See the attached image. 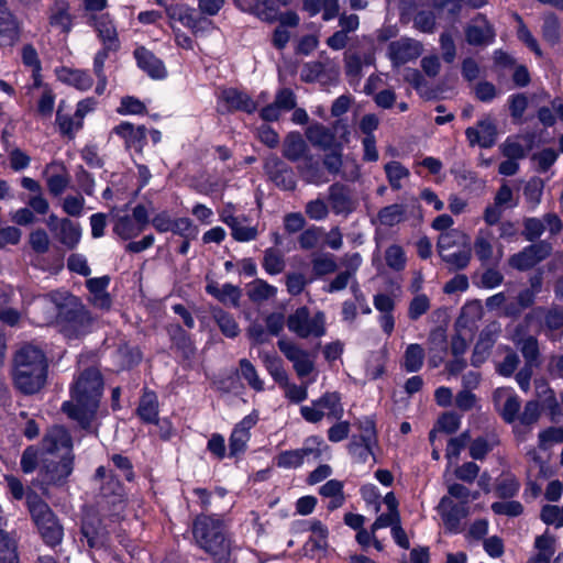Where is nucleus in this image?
Here are the masks:
<instances>
[{"label": "nucleus", "mask_w": 563, "mask_h": 563, "mask_svg": "<svg viewBox=\"0 0 563 563\" xmlns=\"http://www.w3.org/2000/svg\"><path fill=\"white\" fill-rule=\"evenodd\" d=\"M73 439L62 426L48 428L40 446L29 445L21 455L23 473H33L37 467L46 485L62 486L74 470Z\"/></svg>", "instance_id": "1"}, {"label": "nucleus", "mask_w": 563, "mask_h": 563, "mask_svg": "<svg viewBox=\"0 0 563 563\" xmlns=\"http://www.w3.org/2000/svg\"><path fill=\"white\" fill-rule=\"evenodd\" d=\"M103 390V377L97 367L80 373L71 388V400L62 406L63 412L76 420L84 430H90Z\"/></svg>", "instance_id": "2"}, {"label": "nucleus", "mask_w": 563, "mask_h": 563, "mask_svg": "<svg viewBox=\"0 0 563 563\" xmlns=\"http://www.w3.org/2000/svg\"><path fill=\"white\" fill-rule=\"evenodd\" d=\"M48 362L45 353L26 344L18 350L13 357L12 382L16 390L24 396L40 393L47 383Z\"/></svg>", "instance_id": "3"}, {"label": "nucleus", "mask_w": 563, "mask_h": 563, "mask_svg": "<svg viewBox=\"0 0 563 563\" xmlns=\"http://www.w3.org/2000/svg\"><path fill=\"white\" fill-rule=\"evenodd\" d=\"M191 532L196 544L216 563H235L232 541L220 516L198 515L194 519Z\"/></svg>", "instance_id": "4"}, {"label": "nucleus", "mask_w": 563, "mask_h": 563, "mask_svg": "<svg viewBox=\"0 0 563 563\" xmlns=\"http://www.w3.org/2000/svg\"><path fill=\"white\" fill-rule=\"evenodd\" d=\"M26 505L43 541L49 547L59 544L64 529L49 506L33 490L26 494Z\"/></svg>", "instance_id": "5"}, {"label": "nucleus", "mask_w": 563, "mask_h": 563, "mask_svg": "<svg viewBox=\"0 0 563 563\" xmlns=\"http://www.w3.org/2000/svg\"><path fill=\"white\" fill-rule=\"evenodd\" d=\"M93 479L101 482L97 501L99 510L108 517L118 516L124 507L125 493L123 485L117 475L104 466H99L96 470Z\"/></svg>", "instance_id": "6"}, {"label": "nucleus", "mask_w": 563, "mask_h": 563, "mask_svg": "<svg viewBox=\"0 0 563 563\" xmlns=\"http://www.w3.org/2000/svg\"><path fill=\"white\" fill-rule=\"evenodd\" d=\"M64 311L56 314L62 334L68 340H78L91 331L93 318L80 299H70Z\"/></svg>", "instance_id": "7"}, {"label": "nucleus", "mask_w": 563, "mask_h": 563, "mask_svg": "<svg viewBox=\"0 0 563 563\" xmlns=\"http://www.w3.org/2000/svg\"><path fill=\"white\" fill-rule=\"evenodd\" d=\"M80 533L89 549H106L110 542V531L98 509H87L81 518Z\"/></svg>", "instance_id": "8"}, {"label": "nucleus", "mask_w": 563, "mask_h": 563, "mask_svg": "<svg viewBox=\"0 0 563 563\" xmlns=\"http://www.w3.org/2000/svg\"><path fill=\"white\" fill-rule=\"evenodd\" d=\"M324 313L319 311L310 318L309 308L299 307L287 318L289 331L296 333L299 338L306 339L310 335L320 338L325 333Z\"/></svg>", "instance_id": "9"}, {"label": "nucleus", "mask_w": 563, "mask_h": 563, "mask_svg": "<svg viewBox=\"0 0 563 563\" xmlns=\"http://www.w3.org/2000/svg\"><path fill=\"white\" fill-rule=\"evenodd\" d=\"M553 251L552 243L540 240L523 247L520 252L511 255L508 264L514 269L526 272L533 268L540 262L547 260Z\"/></svg>", "instance_id": "10"}, {"label": "nucleus", "mask_w": 563, "mask_h": 563, "mask_svg": "<svg viewBox=\"0 0 563 563\" xmlns=\"http://www.w3.org/2000/svg\"><path fill=\"white\" fill-rule=\"evenodd\" d=\"M264 169L268 178L283 190H294L296 179L292 168L277 155H269L264 163Z\"/></svg>", "instance_id": "11"}, {"label": "nucleus", "mask_w": 563, "mask_h": 563, "mask_svg": "<svg viewBox=\"0 0 563 563\" xmlns=\"http://www.w3.org/2000/svg\"><path fill=\"white\" fill-rule=\"evenodd\" d=\"M277 345L287 360L292 363L298 377L303 378L311 374L314 368V364L307 351L300 349L295 343L285 340H279Z\"/></svg>", "instance_id": "12"}, {"label": "nucleus", "mask_w": 563, "mask_h": 563, "mask_svg": "<svg viewBox=\"0 0 563 563\" xmlns=\"http://www.w3.org/2000/svg\"><path fill=\"white\" fill-rule=\"evenodd\" d=\"M422 53V45L419 41L409 37H401L390 42L388 45V56L394 66L404 65L418 58Z\"/></svg>", "instance_id": "13"}, {"label": "nucleus", "mask_w": 563, "mask_h": 563, "mask_svg": "<svg viewBox=\"0 0 563 563\" xmlns=\"http://www.w3.org/2000/svg\"><path fill=\"white\" fill-rule=\"evenodd\" d=\"M21 34L18 18L9 9L5 0H0V47H11Z\"/></svg>", "instance_id": "14"}, {"label": "nucleus", "mask_w": 563, "mask_h": 563, "mask_svg": "<svg viewBox=\"0 0 563 563\" xmlns=\"http://www.w3.org/2000/svg\"><path fill=\"white\" fill-rule=\"evenodd\" d=\"M328 201L335 214L349 216L357 206L351 188L342 183H334L329 187Z\"/></svg>", "instance_id": "15"}, {"label": "nucleus", "mask_w": 563, "mask_h": 563, "mask_svg": "<svg viewBox=\"0 0 563 563\" xmlns=\"http://www.w3.org/2000/svg\"><path fill=\"white\" fill-rule=\"evenodd\" d=\"M465 37L470 45H488L495 38V31L487 19L478 14L465 29Z\"/></svg>", "instance_id": "16"}, {"label": "nucleus", "mask_w": 563, "mask_h": 563, "mask_svg": "<svg viewBox=\"0 0 563 563\" xmlns=\"http://www.w3.org/2000/svg\"><path fill=\"white\" fill-rule=\"evenodd\" d=\"M438 508L445 528L451 532L460 531L461 520L467 517L468 507L463 504H454L451 498L444 496Z\"/></svg>", "instance_id": "17"}, {"label": "nucleus", "mask_w": 563, "mask_h": 563, "mask_svg": "<svg viewBox=\"0 0 563 563\" xmlns=\"http://www.w3.org/2000/svg\"><path fill=\"white\" fill-rule=\"evenodd\" d=\"M89 25L93 26L98 33V37L107 49H119L120 41L114 24L108 14H91L88 19Z\"/></svg>", "instance_id": "18"}, {"label": "nucleus", "mask_w": 563, "mask_h": 563, "mask_svg": "<svg viewBox=\"0 0 563 563\" xmlns=\"http://www.w3.org/2000/svg\"><path fill=\"white\" fill-rule=\"evenodd\" d=\"M477 128L470 126L465 130L466 139L471 146L479 145L483 148H490L497 136L496 125L489 119L478 121Z\"/></svg>", "instance_id": "19"}, {"label": "nucleus", "mask_w": 563, "mask_h": 563, "mask_svg": "<svg viewBox=\"0 0 563 563\" xmlns=\"http://www.w3.org/2000/svg\"><path fill=\"white\" fill-rule=\"evenodd\" d=\"M137 66L153 79H163L167 71L164 63L144 46H139L133 52Z\"/></svg>", "instance_id": "20"}, {"label": "nucleus", "mask_w": 563, "mask_h": 563, "mask_svg": "<svg viewBox=\"0 0 563 563\" xmlns=\"http://www.w3.org/2000/svg\"><path fill=\"white\" fill-rule=\"evenodd\" d=\"M146 132L144 125L135 128L130 122H121L112 129V133L124 140L126 148H134L137 153H142L146 144Z\"/></svg>", "instance_id": "21"}, {"label": "nucleus", "mask_w": 563, "mask_h": 563, "mask_svg": "<svg viewBox=\"0 0 563 563\" xmlns=\"http://www.w3.org/2000/svg\"><path fill=\"white\" fill-rule=\"evenodd\" d=\"M220 99L227 104L228 111L253 113L257 108L256 102L246 92L236 88L223 89Z\"/></svg>", "instance_id": "22"}, {"label": "nucleus", "mask_w": 563, "mask_h": 563, "mask_svg": "<svg viewBox=\"0 0 563 563\" xmlns=\"http://www.w3.org/2000/svg\"><path fill=\"white\" fill-rule=\"evenodd\" d=\"M166 14L169 19L179 21L194 32L199 31L200 24L206 22L205 18L198 15L196 9L184 3H175L166 7Z\"/></svg>", "instance_id": "23"}, {"label": "nucleus", "mask_w": 563, "mask_h": 563, "mask_svg": "<svg viewBox=\"0 0 563 563\" xmlns=\"http://www.w3.org/2000/svg\"><path fill=\"white\" fill-rule=\"evenodd\" d=\"M158 398L155 391L148 388H143V394L140 398L136 408L137 417L144 422L150 424H157L158 419Z\"/></svg>", "instance_id": "24"}, {"label": "nucleus", "mask_w": 563, "mask_h": 563, "mask_svg": "<svg viewBox=\"0 0 563 563\" xmlns=\"http://www.w3.org/2000/svg\"><path fill=\"white\" fill-rule=\"evenodd\" d=\"M536 395L540 407L548 411L552 420L562 415V410L554 390L549 386L545 380H536Z\"/></svg>", "instance_id": "25"}, {"label": "nucleus", "mask_w": 563, "mask_h": 563, "mask_svg": "<svg viewBox=\"0 0 563 563\" xmlns=\"http://www.w3.org/2000/svg\"><path fill=\"white\" fill-rule=\"evenodd\" d=\"M48 23L51 26L59 29L62 33H69L73 26V16L69 13L67 1H55L48 10Z\"/></svg>", "instance_id": "26"}, {"label": "nucleus", "mask_w": 563, "mask_h": 563, "mask_svg": "<svg viewBox=\"0 0 563 563\" xmlns=\"http://www.w3.org/2000/svg\"><path fill=\"white\" fill-rule=\"evenodd\" d=\"M300 177L307 184L322 185L329 181L323 167L311 155L305 156L297 166Z\"/></svg>", "instance_id": "27"}, {"label": "nucleus", "mask_w": 563, "mask_h": 563, "mask_svg": "<svg viewBox=\"0 0 563 563\" xmlns=\"http://www.w3.org/2000/svg\"><path fill=\"white\" fill-rule=\"evenodd\" d=\"M168 332L173 346L180 352L183 358L190 360L196 353L190 335L179 324L170 327Z\"/></svg>", "instance_id": "28"}, {"label": "nucleus", "mask_w": 563, "mask_h": 563, "mask_svg": "<svg viewBox=\"0 0 563 563\" xmlns=\"http://www.w3.org/2000/svg\"><path fill=\"white\" fill-rule=\"evenodd\" d=\"M55 235L64 246L73 250L80 241V225L68 218H63L59 222V230L55 233Z\"/></svg>", "instance_id": "29"}, {"label": "nucleus", "mask_w": 563, "mask_h": 563, "mask_svg": "<svg viewBox=\"0 0 563 563\" xmlns=\"http://www.w3.org/2000/svg\"><path fill=\"white\" fill-rule=\"evenodd\" d=\"M312 405L318 406L320 410H327L325 416L328 419L340 420L343 417V406L341 404L340 394L336 391L324 393L319 399L312 400Z\"/></svg>", "instance_id": "30"}, {"label": "nucleus", "mask_w": 563, "mask_h": 563, "mask_svg": "<svg viewBox=\"0 0 563 563\" xmlns=\"http://www.w3.org/2000/svg\"><path fill=\"white\" fill-rule=\"evenodd\" d=\"M503 391L496 390L494 394V401L496 409L506 423H514L518 420L521 400L516 394H509L501 407H497V400L501 396Z\"/></svg>", "instance_id": "31"}, {"label": "nucleus", "mask_w": 563, "mask_h": 563, "mask_svg": "<svg viewBox=\"0 0 563 563\" xmlns=\"http://www.w3.org/2000/svg\"><path fill=\"white\" fill-rule=\"evenodd\" d=\"M206 291L222 303L230 302L233 307L239 306L241 289L232 284H224L219 288L216 282L207 284Z\"/></svg>", "instance_id": "32"}, {"label": "nucleus", "mask_w": 563, "mask_h": 563, "mask_svg": "<svg viewBox=\"0 0 563 563\" xmlns=\"http://www.w3.org/2000/svg\"><path fill=\"white\" fill-rule=\"evenodd\" d=\"M307 144L299 132H290L283 143V156L290 162H297L303 157Z\"/></svg>", "instance_id": "33"}, {"label": "nucleus", "mask_w": 563, "mask_h": 563, "mask_svg": "<svg viewBox=\"0 0 563 563\" xmlns=\"http://www.w3.org/2000/svg\"><path fill=\"white\" fill-rule=\"evenodd\" d=\"M210 314L214 322L218 324L221 333L227 338H235L240 333V328L233 316L224 311L220 307H212Z\"/></svg>", "instance_id": "34"}, {"label": "nucleus", "mask_w": 563, "mask_h": 563, "mask_svg": "<svg viewBox=\"0 0 563 563\" xmlns=\"http://www.w3.org/2000/svg\"><path fill=\"white\" fill-rule=\"evenodd\" d=\"M306 136L313 146L322 150L332 147L335 140L331 130L321 123L311 124L306 131Z\"/></svg>", "instance_id": "35"}, {"label": "nucleus", "mask_w": 563, "mask_h": 563, "mask_svg": "<svg viewBox=\"0 0 563 563\" xmlns=\"http://www.w3.org/2000/svg\"><path fill=\"white\" fill-rule=\"evenodd\" d=\"M463 250L456 252L441 251V258L450 266L451 271H462L468 266L472 257L470 242H463Z\"/></svg>", "instance_id": "36"}, {"label": "nucleus", "mask_w": 563, "mask_h": 563, "mask_svg": "<svg viewBox=\"0 0 563 563\" xmlns=\"http://www.w3.org/2000/svg\"><path fill=\"white\" fill-rule=\"evenodd\" d=\"M408 207L409 206L402 203L386 206L378 211L377 218L380 224L385 227H394L406 219Z\"/></svg>", "instance_id": "37"}, {"label": "nucleus", "mask_w": 563, "mask_h": 563, "mask_svg": "<svg viewBox=\"0 0 563 563\" xmlns=\"http://www.w3.org/2000/svg\"><path fill=\"white\" fill-rule=\"evenodd\" d=\"M260 356L262 357L263 364L267 372L272 375L273 379L280 386L287 385L288 375L283 366L282 358L276 353H261Z\"/></svg>", "instance_id": "38"}, {"label": "nucleus", "mask_w": 563, "mask_h": 563, "mask_svg": "<svg viewBox=\"0 0 563 563\" xmlns=\"http://www.w3.org/2000/svg\"><path fill=\"white\" fill-rule=\"evenodd\" d=\"M58 77L79 90H88L92 86V78L86 70L63 67Z\"/></svg>", "instance_id": "39"}, {"label": "nucleus", "mask_w": 563, "mask_h": 563, "mask_svg": "<svg viewBox=\"0 0 563 563\" xmlns=\"http://www.w3.org/2000/svg\"><path fill=\"white\" fill-rule=\"evenodd\" d=\"M372 60L371 54L361 56L358 53L346 51L344 53V69L345 75L352 79H360L362 76V68L364 64H369Z\"/></svg>", "instance_id": "40"}, {"label": "nucleus", "mask_w": 563, "mask_h": 563, "mask_svg": "<svg viewBox=\"0 0 563 563\" xmlns=\"http://www.w3.org/2000/svg\"><path fill=\"white\" fill-rule=\"evenodd\" d=\"M424 361V350L420 344H409L404 354L402 367L408 373L420 371Z\"/></svg>", "instance_id": "41"}, {"label": "nucleus", "mask_w": 563, "mask_h": 563, "mask_svg": "<svg viewBox=\"0 0 563 563\" xmlns=\"http://www.w3.org/2000/svg\"><path fill=\"white\" fill-rule=\"evenodd\" d=\"M144 230L128 214L118 217L113 225V232L122 240L136 238Z\"/></svg>", "instance_id": "42"}, {"label": "nucleus", "mask_w": 563, "mask_h": 563, "mask_svg": "<svg viewBox=\"0 0 563 563\" xmlns=\"http://www.w3.org/2000/svg\"><path fill=\"white\" fill-rule=\"evenodd\" d=\"M493 234L488 230H479L474 241V252L482 263H487L493 256Z\"/></svg>", "instance_id": "43"}, {"label": "nucleus", "mask_w": 563, "mask_h": 563, "mask_svg": "<svg viewBox=\"0 0 563 563\" xmlns=\"http://www.w3.org/2000/svg\"><path fill=\"white\" fill-rule=\"evenodd\" d=\"M0 563H20L15 540L0 529Z\"/></svg>", "instance_id": "44"}, {"label": "nucleus", "mask_w": 563, "mask_h": 563, "mask_svg": "<svg viewBox=\"0 0 563 563\" xmlns=\"http://www.w3.org/2000/svg\"><path fill=\"white\" fill-rule=\"evenodd\" d=\"M224 223L230 227L235 241L249 242L257 238L258 232L256 227H243L238 218L225 217Z\"/></svg>", "instance_id": "45"}, {"label": "nucleus", "mask_w": 563, "mask_h": 563, "mask_svg": "<svg viewBox=\"0 0 563 563\" xmlns=\"http://www.w3.org/2000/svg\"><path fill=\"white\" fill-rule=\"evenodd\" d=\"M384 169L393 190H399L401 188L400 180L410 175L409 169L397 161L388 162L385 164Z\"/></svg>", "instance_id": "46"}, {"label": "nucleus", "mask_w": 563, "mask_h": 563, "mask_svg": "<svg viewBox=\"0 0 563 563\" xmlns=\"http://www.w3.org/2000/svg\"><path fill=\"white\" fill-rule=\"evenodd\" d=\"M285 258L278 250L269 247L264 252L263 267L267 274H280L285 269Z\"/></svg>", "instance_id": "47"}, {"label": "nucleus", "mask_w": 563, "mask_h": 563, "mask_svg": "<svg viewBox=\"0 0 563 563\" xmlns=\"http://www.w3.org/2000/svg\"><path fill=\"white\" fill-rule=\"evenodd\" d=\"M385 262L386 265L395 272L405 269L407 257L404 249L398 244L388 246L385 251Z\"/></svg>", "instance_id": "48"}, {"label": "nucleus", "mask_w": 563, "mask_h": 563, "mask_svg": "<svg viewBox=\"0 0 563 563\" xmlns=\"http://www.w3.org/2000/svg\"><path fill=\"white\" fill-rule=\"evenodd\" d=\"M312 272L316 277H322L336 272L338 264L330 253L321 254L311 261Z\"/></svg>", "instance_id": "49"}, {"label": "nucleus", "mask_w": 563, "mask_h": 563, "mask_svg": "<svg viewBox=\"0 0 563 563\" xmlns=\"http://www.w3.org/2000/svg\"><path fill=\"white\" fill-rule=\"evenodd\" d=\"M545 231L542 219L529 217L523 219V230L521 235L528 242L536 243Z\"/></svg>", "instance_id": "50"}, {"label": "nucleus", "mask_w": 563, "mask_h": 563, "mask_svg": "<svg viewBox=\"0 0 563 563\" xmlns=\"http://www.w3.org/2000/svg\"><path fill=\"white\" fill-rule=\"evenodd\" d=\"M534 547L538 550V553L532 558H539L541 560H545V562H551V558L555 552V538L547 533L538 536L534 541Z\"/></svg>", "instance_id": "51"}, {"label": "nucleus", "mask_w": 563, "mask_h": 563, "mask_svg": "<svg viewBox=\"0 0 563 563\" xmlns=\"http://www.w3.org/2000/svg\"><path fill=\"white\" fill-rule=\"evenodd\" d=\"M520 352L525 358V364L536 365L539 366V345L538 340L529 335L525 339H522L520 342Z\"/></svg>", "instance_id": "52"}, {"label": "nucleus", "mask_w": 563, "mask_h": 563, "mask_svg": "<svg viewBox=\"0 0 563 563\" xmlns=\"http://www.w3.org/2000/svg\"><path fill=\"white\" fill-rule=\"evenodd\" d=\"M240 365V373L244 380L247 382V384L256 391L264 390V383L258 377L256 368L254 365L247 360L242 358L239 362Z\"/></svg>", "instance_id": "53"}, {"label": "nucleus", "mask_w": 563, "mask_h": 563, "mask_svg": "<svg viewBox=\"0 0 563 563\" xmlns=\"http://www.w3.org/2000/svg\"><path fill=\"white\" fill-rule=\"evenodd\" d=\"M361 431L360 440L363 443L377 444V430L374 416L364 417L355 423Z\"/></svg>", "instance_id": "54"}, {"label": "nucleus", "mask_w": 563, "mask_h": 563, "mask_svg": "<svg viewBox=\"0 0 563 563\" xmlns=\"http://www.w3.org/2000/svg\"><path fill=\"white\" fill-rule=\"evenodd\" d=\"M465 242L468 241V236L457 230H451L446 232H442L438 240V252L441 256V251L451 252V249L455 246L459 241Z\"/></svg>", "instance_id": "55"}, {"label": "nucleus", "mask_w": 563, "mask_h": 563, "mask_svg": "<svg viewBox=\"0 0 563 563\" xmlns=\"http://www.w3.org/2000/svg\"><path fill=\"white\" fill-rule=\"evenodd\" d=\"M117 355L122 367H131L141 361V353L136 347L122 342L117 347Z\"/></svg>", "instance_id": "56"}, {"label": "nucleus", "mask_w": 563, "mask_h": 563, "mask_svg": "<svg viewBox=\"0 0 563 563\" xmlns=\"http://www.w3.org/2000/svg\"><path fill=\"white\" fill-rule=\"evenodd\" d=\"M544 183L539 177H532L523 188V196L526 200L532 206L536 207L540 203L542 192H543Z\"/></svg>", "instance_id": "57"}, {"label": "nucleus", "mask_w": 563, "mask_h": 563, "mask_svg": "<svg viewBox=\"0 0 563 563\" xmlns=\"http://www.w3.org/2000/svg\"><path fill=\"white\" fill-rule=\"evenodd\" d=\"M428 344L430 352L446 353L448 335L445 328L439 325L431 330L428 336Z\"/></svg>", "instance_id": "58"}, {"label": "nucleus", "mask_w": 563, "mask_h": 563, "mask_svg": "<svg viewBox=\"0 0 563 563\" xmlns=\"http://www.w3.org/2000/svg\"><path fill=\"white\" fill-rule=\"evenodd\" d=\"M541 416V407L538 400H529L523 407V411L519 412L518 421L525 427H531L538 422Z\"/></svg>", "instance_id": "59"}, {"label": "nucleus", "mask_w": 563, "mask_h": 563, "mask_svg": "<svg viewBox=\"0 0 563 563\" xmlns=\"http://www.w3.org/2000/svg\"><path fill=\"white\" fill-rule=\"evenodd\" d=\"M519 487L520 484L514 476H507L497 482L495 493L501 499H509L518 494Z\"/></svg>", "instance_id": "60"}, {"label": "nucleus", "mask_w": 563, "mask_h": 563, "mask_svg": "<svg viewBox=\"0 0 563 563\" xmlns=\"http://www.w3.org/2000/svg\"><path fill=\"white\" fill-rule=\"evenodd\" d=\"M276 288L263 279H256L252 289L249 290V297L254 302H260L274 297Z\"/></svg>", "instance_id": "61"}, {"label": "nucleus", "mask_w": 563, "mask_h": 563, "mask_svg": "<svg viewBox=\"0 0 563 563\" xmlns=\"http://www.w3.org/2000/svg\"><path fill=\"white\" fill-rule=\"evenodd\" d=\"M430 299L427 295L420 294L415 296L409 302L408 318L412 321H417L430 309Z\"/></svg>", "instance_id": "62"}, {"label": "nucleus", "mask_w": 563, "mask_h": 563, "mask_svg": "<svg viewBox=\"0 0 563 563\" xmlns=\"http://www.w3.org/2000/svg\"><path fill=\"white\" fill-rule=\"evenodd\" d=\"M170 231L187 240H194L198 234V228L194 225L189 218H178L173 220V228Z\"/></svg>", "instance_id": "63"}, {"label": "nucleus", "mask_w": 563, "mask_h": 563, "mask_svg": "<svg viewBox=\"0 0 563 563\" xmlns=\"http://www.w3.org/2000/svg\"><path fill=\"white\" fill-rule=\"evenodd\" d=\"M541 520L547 525L563 527V506L544 505L540 512Z\"/></svg>", "instance_id": "64"}]
</instances>
